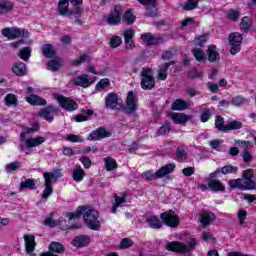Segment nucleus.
<instances>
[{
    "label": "nucleus",
    "instance_id": "obj_1",
    "mask_svg": "<svg viewBox=\"0 0 256 256\" xmlns=\"http://www.w3.org/2000/svg\"><path fill=\"white\" fill-rule=\"evenodd\" d=\"M82 213H84V223L92 231H99L101 229V222L99 221V211L95 209H87L84 206L77 208L76 212H70L67 214L69 219H79Z\"/></svg>",
    "mask_w": 256,
    "mask_h": 256
},
{
    "label": "nucleus",
    "instance_id": "obj_2",
    "mask_svg": "<svg viewBox=\"0 0 256 256\" xmlns=\"http://www.w3.org/2000/svg\"><path fill=\"white\" fill-rule=\"evenodd\" d=\"M231 189H241V191H251L255 189V173L253 169H246L242 172V178L231 179L228 182Z\"/></svg>",
    "mask_w": 256,
    "mask_h": 256
},
{
    "label": "nucleus",
    "instance_id": "obj_3",
    "mask_svg": "<svg viewBox=\"0 0 256 256\" xmlns=\"http://www.w3.org/2000/svg\"><path fill=\"white\" fill-rule=\"evenodd\" d=\"M197 239L193 236H190L186 240V245L183 242L173 241L168 242L166 244L167 251H172L173 253H182L183 255H187L189 253H193L195 249H197Z\"/></svg>",
    "mask_w": 256,
    "mask_h": 256
},
{
    "label": "nucleus",
    "instance_id": "obj_4",
    "mask_svg": "<svg viewBox=\"0 0 256 256\" xmlns=\"http://www.w3.org/2000/svg\"><path fill=\"white\" fill-rule=\"evenodd\" d=\"M175 171V163H169L162 166L156 172L149 170L142 174V179L145 181H155L156 179H163L166 175H171Z\"/></svg>",
    "mask_w": 256,
    "mask_h": 256
},
{
    "label": "nucleus",
    "instance_id": "obj_5",
    "mask_svg": "<svg viewBox=\"0 0 256 256\" xmlns=\"http://www.w3.org/2000/svg\"><path fill=\"white\" fill-rule=\"evenodd\" d=\"M140 79V85L144 91H151V89H155V76H153V69L150 67L142 68Z\"/></svg>",
    "mask_w": 256,
    "mask_h": 256
},
{
    "label": "nucleus",
    "instance_id": "obj_6",
    "mask_svg": "<svg viewBox=\"0 0 256 256\" xmlns=\"http://www.w3.org/2000/svg\"><path fill=\"white\" fill-rule=\"evenodd\" d=\"M2 35L7 39H19V37H23L24 39L29 38L30 33L26 29L21 28H4L2 29Z\"/></svg>",
    "mask_w": 256,
    "mask_h": 256
},
{
    "label": "nucleus",
    "instance_id": "obj_7",
    "mask_svg": "<svg viewBox=\"0 0 256 256\" xmlns=\"http://www.w3.org/2000/svg\"><path fill=\"white\" fill-rule=\"evenodd\" d=\"M228 43L231 46V55H237L241 51V45L243 44V35L239 32L231 33L228 37Z\"/></svg>",
    "mask_w": 256,
    "mask_h": 256
},
{
    "label": "nucleus",
    "instance_id": "obj_8",
    "mask_svg": "<svg viewBox=\"0 0 256 256\" xmlns=\"http://www.w3.org/2000/svg\"><path fill=\"white\" fill-rule=\"evenodd\" d=\"M105 105L107 109L119 110L123 108V99L117 93L110 92L105 98Z\"/></svg>",
    "mask_w": 256,
    "mask_h": 256
},
{
    "label": "nucleus",
    "instance_id": "obj_9",
    "mask_svg": "<svg viewBox=\"0 0 256 256\" xmlns=\"http://www.w3.org/2000/svg\"><path fill=\"white\" fill-rule=\"evenodd\" d=\"M160 219L168 226V227H179V216L175 214V211L169 210L160 215Z\"/></svg>",
    "mask_w": 256,
    "mask_h": 256
},
{
    "label": "nucleus",
    "instance_id": "obj_10",
    "mask_svg": "<svg viewBox=\"0 0 256 256\" xmlns=\"http://www.w3.org/2000/svg\"><path fill=\"white\" fill-rule=\"evenodd\" d=\"M60 111L59 108L49 105L38 112V117H42V119H45L48 123H53V120L55 119L53 115H59Z\"/></svg>",
    "mask_w": 256,
    "mask_h": 256
},
{
    "label": "nucleus",
    "instance_id": "obj_11",
    "mask_svg": "<svg viewBox=\"0 0 256 256\" xmlns=\"http://www.w3.org/2000/svg\"><path fill=\"white\" fill-rule=\"evenodd\" d=\"M65 253V246L60 242L53 241L48 246V251L42 252L40 256H60Z\"/></svg>",
    "mask_w": 256,
    "mask_h": 256
},
{
    "label": "nucleus",
    "instance_id": "obj_12",
    "mask_svg": "<svg viewBox=\"0 0 256 256\" xmlns=\"http://www.w3.org/2000/svg\"><path fill=\"white\" fill-rule=\"evenodd\" d=\"M70 83H72V85H75V87H82L83 89H87V87H91V85H93L94 80L89 77V75L82 74L80 76L72 78L70 80Z\"/></svg>",
    "mask_w": 256,
    "mask_h": 256
},
{
    "label": "nucleus",
    "instance_id": "obj_13",
    "mask_svg": "<svg viewBox=\"0 0 256 256\" xmlns=\"http://www.w3.org/2000/svg\"><path fill=\"white\" fill-rule=\"evenodd\" d=\"M137 95L133 93V91H129L126 98V108H124L125 113L127 115H133L135 111H137V103H138Z\"/></svg>",
    "mask_w": 256,
    "mask_h": 256
},
{
    "label": "nucleus",
    "instance_id": "obj_14",
    "mask_svg": "<svg viewBox=\"0 0 256 256\" xmlns=\"http://www.w3.org/2000/svg\"><path fill=\"white\" fill-rule=\"evenodd\" d=\"M56 99L60 104V107H62V109H64L65 111H75L79 109V105L77 104V102H75V100L71 98L58 95Z\"/></svg>",
    "mask_w": 256,
    "mask_h": 256
},
{
    "label": "nucleus",
    "instance_id": "obj_15",
    "mask_svg": "<svg viewBox=\"0 0 256 256\" xmlns=\"http://www.w3.org/2000/svg\"><path fill=\"white\" fill-rule=\"evenodd\" d=\"M111 137V131H108L105 127H99L92 131L87 137L88 141H101V139H107Z\"/></svg>",
    "mask_w": 256,
    "mask_h": 256
},
{
    "label": "nucleus",
    "instance_id": "obj_16",
    "mask_svg": "<svg viewBox=\"0 0 256 256\" xmlns=\"http://www.w3.org/2000/svg\"><path fill=\"white\" fill-rule=\"evenodd\" d=\"M121 15H123V8L119 5H116L114 7V13H110L107 16H104V18H106L108 25H119V23H121Z\"/></svg>",
    "mask_w": 256,
    "mask_h": 256
},
{
    "label": "nucleus",
    "instance_id": "obj_17",
    "mask_svg": "<svg viewBox=\"0 0 256 256\" xmlns=\"http://www.w3.org/2000/svg\"><path fill=\"white\" fill-rule=\"evenodd\" d=\"M124 37V45L126 51H133L135 49V40H133V37H135V30L133 28H128L124 30L123 32Z\"/></svg>",
    "mask_w": 256,
    "mask_h": 256
},
{
    "label": "nucleus",
    "instance_id": "obj_18",
    "mask_svg": "<svg viewBox=\"0 0 256 256\" xmlns=\"http://www.w3.org/2000/svg\"><path fill=\"white\" fill-rule=\"evenodd\" d=\"M239 167L233 165H226L221 168H218L216 171L210 173V179H217L219 175H229L231 173L237 174Z\"/></svg>",
    "mask_w": 256,
    "mask_h": 256
},
{
    "label": "nucleus",
    "instance_id": "obj_19",
    "mask_svg": "<svg viewBox=\"0 0 256 256\" xmlns=\"http://www.w3.org/2000/svg\"><path fill=\"white\" fill-rule=\"evenodd\" d=\"M58 14L62 17H69L70 19L73 18V15H75V10H69V0H59Z\"/></svg>",
    "mask_w": 256,
    "mask_h": 256
},
{
    "label": "nucleus",
    "instance_id": "obj_20",
    "mask_svg": "<svg viewBox=\"0 0 256 256\" xmlns=\"http://www.w3.org/2000/svg\"><path fill=\"white\" fill-rule=\"evenodd\" d=\"M207 181H208V189H210V191H213L214 193H219V191H222V192L225 191V185L222 184L221 180L211 178V174H209Z\"/></svg>",
    "mask_w": 256,
    "mask_h": 256
},
{
    "label": "nucleus",
    "instance_id": "obj_21",
    "mask_svg": "<svg viewBox=\"0 0 256 256\" xmlns=\"http://www.w3.org/2000/svg\"><path fill=\"white\" fill-rule=\"evenodd\" d=\"M171 120L176 124V125H187V122L191 119V116L185 114V113H172L170 114Z\"/></svg>",
    "mask_w": 256,
    "mask_h": 256
},
{
    "label": "nucleus",
    "instance_id": "obj_22",
    "mask_svg": "<svg viewBox=\"0 0 256 256\" xmlns=\"http://www.w3.org/2000/svg\"><path fill=\"white\" fill-rule=\"evenodd\" d=\"M43 177L45 180V183H53V181H57V179H61L63 177V173L61 172V169H55L52 172H44Z\"/></svg>",
    "mask_w": 256,
    "mask_h": 256
},
{
    "label": "nucleus",
    "instance_id": "obj_23",
    "mask_svg": "<svg viewBox=\"0 0 256 256\" xmlns=\"http://www.w3.org/2000/svg\"><path fill=\"white\" fill-rule=\"evenodd\" d=\"M24 241H25V247H26V253L31 256H35V236L33 235H24Z\"/></svg>",
    "mask_w": 256,
    "mask_h": 256
},
{
    "label": "nucleus",
    "instance_id": "obj_24",
    "mask_svg": "<svg viewBox=\"0 0 256 256\" xmlns=\"http://www.w3.org/2000/svg\"><path fill=\"white\" fill-rule=\"evenodd\" d=\"M206 53L208 55V61H210V63H217V61L221 59V55L219 54V51H217L216 45H209Z\"/></svg>",
    "mask_w": 256,
    "mask_h": 256
},
{
    "label": "nucleus",
    "instance_id": "obj_25",
    "mask_svg": "<svg viewBox=\"0 0 256 256\" xmlns=\"http://www.w3.org/2000/svg\"><path fill=\"white\" fill-rule=\"evenodd\" d=\"M199 221L204 227H208V225H211L215 221V214L213 212L203 211L200 214Z\"/></svg>",
    "mask_w": 256,
    "mask_h": 256
},
{
    "label": "nucleus",
    "instance_id": "obj_26",
    "mask_svg": "<svg viewBox=\"0 0 256 256\" xmlns=\"http://www.w3.org/2000/svg\"><path fill=\"white\" fill-rule=\"evenodd\" d=\"M191 107V104L189 102L183 100V99H176L171 106L172 111H187Z\"/></svg>",
    "mask_w": 256,
    "mask_h": 256
},
{
    "label": "nucleus",
    "instance_id": "obj_27",
    "mask_svg": "<svg viewBox=\"0 0 256 256\" xmlns=\"http://www.w3.org/2000/svg\"><path fill=\"white\" fill-rule=\"evenodd\" d=\"M171 65H175V61H169L159 66L158 79L160 81H165L167 79V71L169 70V67H171Z\"/></svg>",
    "mask_w": 256,
    "mask_h": 256
},
{
    "label": "nucleus",
    "instance_id": "obj_28",
    "mask_svg": "<svg viewBox=\"0 0 256 256\" xmlns=\"http://www.w3.org/2000/svg\"><path fill=\"white\" fill-rule=\"evenodd\" d=\"M12 71L18 77H23L27 75V65L23 62H17L13 65Z\"/></svg>",
    "mask_w": 256,
    "mask_h": 256
},
{
    "label": "nucleus",
    "instance_id": "obj_29",
    "mask_svg": "<svg viewBox=\"0 0 256 256\" xmlns=\"http://www.w3.org/2000/svg\"><path fill=\"white\" fill-rule=\"evenodd\" d=\"M45 141L46 139L43 136L26 139V149H32V147H39V145H43Z\"/></svg>",
    "mask_w": 256,
    "mask_h": 256
},
{
    "label": "nucleus",
    "instance_id": "obj_30",
    "mask_svg": "<svg viewBox=\"0 0 256 256\" xmlns=\"http://www.w3.org/2000/svg\"><path fill=\"white\" fill-rule=\"evenodd\" d=\"M90 242V238L87 235H80V236H76L73 240V245L74 247H87V245H89Z\"/></svg>",
    "mask_w": 256,
    "mask_h": 256
},
{
    "label": "nucleus",
    "instance_id": "obj_31",
    "mask_svg": "<svg viewBox=\"0 0 256 256\" xmlns=\"http://www.w3.org/2000/svg\"><path fill=\"white\" fill-rule=\"evenodd\" d=\"M26 101L30 105H34V106L47 105V101H45V99L35 94H31L28 97H26Z\"/></svg>",
    "mask_w": 256,
    "mask_h": 256
},
{
    "label": "nucleus",
    "instance_id": "obj_32",
    "mask_svg": "<svg viewBox=\"0 0 256 256\" xmlns=\"http://www.w3.org/2000/svg\"><path fill=\"white\" fill-rule=\"evenodd\" d=\"M24 189H30V190L37 189V186L35 184V179H31V178L27 179L23 177L20 183V191H23Z\"/></svg>",
    "mask_w": 256,
    "mask_h": 256
},
{
    "label": "nucleus",
    "instance_id": "obj_33",
    "mask_svg": "<svg viewBox=\"0 0 256 256\" xmlns=\"http://www.w3.org/2000/svg\"><path fill=\"white\" fill-rule=\"evenodd\" d=\"M42 53L46 59H53L56 54L55 46L52 44H44L42 46Z\"/></svg>",
    "mask_w": 256,
    "mask_h": 256
},
{
    "label": "nucleus",
    "instance_id": "obj_34",
    "mask_svg": "<svg viewBox=\"0 0 256 256\" xmlns=\"http://www.w3.org/2000/svg\"><path fill=\"white\" fill-rule=\"evenodd\" d=\"M146 223L151 229H161V227H163V222H161L157 216H148L146 218Z\"/></svg>",
    "mask_w": 256,
    "mask_h": 256
},
{
    "label": "nucleus",
    "instance_id": "obj_35",
    "mask_svg": "<svg viewBox=\"0 0 256 256\" xmlns=\"http://www.w3.org/2000/svg\"><path fill=\"white\" fill-rule=\"evenodd\" d=\"M13 7H15L13 2L9 0H0V15H5V13L13 11Z\"/></svg>",
    "mask_w": 256,
    "mask_h": 256
},
{
    "label": "nucleus",
    "instance_id": "obj_36",
    "mask_svg": "<svg viewBox=\"0 0 256 256\" xmlns=\"http://www.w3.org/2000/svg\"><path fill=\"white\" fill-rule=\"evenodd\" d=\"M106 171H115L117 169V161L112 157H106L103 159Z\"/></svg>",
    "mask_w": 256,
    "mask_h": 256
},
{
    "label": "nucleus",
    "instance_id": "obj_37",
    "mask_svg": "<svg viewBox=\"0 0 256 256\" xmlns=\"http://www.w3.org/2000/svg\"><path fill=\"white\" fill-rule=\"evenodd\" d=\"M83 177H85V171L81 166H76L72 174L73 180L80 183V181H83Z\"/></svg>",
    "mask_w": 256,
    "mask_h": 256
},
{
    "label": "nucleus",
    "instance_id": "obj_38",
    "mask_svg": "<svg viewBox=\"0 0 256 256\" xmlns=\"http://www.w3.org/2000/svg\"><path fill=\"white\" fill-rule=\"evenodd\" d=\"M215 127H216L217 131H221L222 133H226L227 124H225V119H223V117H221L220 115L216 116Z\"/></svg>",
    "mask_w": 256,
    "mask_h": 256
},
{
    "label": "nucleus",
    "instance_id": "obj_39",
    "mask_svg": "<svg viewBox=\"0 0 256 256\" xmlns=\"http://www.w3.org/2000/svg\"><path fill=\"white\" fill-rule=\"evenodd\" d=\"M242 128H243L242 122H239L237 120L230 121L226 124V133H229V131H237Z\"/></svg>",
    "mask_w": 256,
    "mask_h": 256
},
{
    "label": "nucleus",
    "instance_id": "obj_40",
    "mask_svg": "<svg viewBox=\"0 0 256 256\" xmlns=\"http://www.w3.org/2000/svg\"><path fill=\"white\" fill-rule=\"evenodd\" d=\"M251 18H249V16H244L240 22V29L241 31H243L244 33H247V31H249V29H251Z\"/></svg>",
    "mask_w": 256,
    "mask_h": 256
},
{
    "label": "nucleus",
    "instance_id": "obj_41",
    "mask_svg": "<svg viewBox=\"0 0 256 256\" xmlns=\"http://www.w3.org/2000/svg\"><path fill=\"white\" fill-rule=\"evenodd\" d=\"M5 101V105H7V107H17L18 102H17V96L13 93L7 94L4 98Z\"/></svg>",
    "mask_w": 256,
    "mask_h": 256
},
{
    "label": "nucleus",
    "instance_id": "obj_42",
    "mask_svg": "<svg viewBox=\"0 0 256 256\" xmlns=\"http://www.w3.org/2000/svg\"><path fill=\"white\" fill-rule=\"evenodd\" d=\"M192 54L199 63H203V61H205V52L201 48L193 49Z\"/></svg>",
    "mask_w": 256,
    "mask_h": 256
},
{
    "label": "nucleus",
    "instance_id": "obj_43",
    "mask_svg": "<svg viewBox=\"0 0 256 256\" xmlns=\"http://www.w3.org/2000/svg\"><path fill=\"white\" fill-rule=\"evenodd\" d=\"M135 19V15H133L131 10H127L123 15V21L126 25H133L135 23Z\"/></svg>",
    "mask_w": 256,
    "mask_h": 256
},
{
    "label": "nucleus",
    "instance_id": "obj_44",
    "mask_svg": "<svg viewBox=\"0 0 256 256\" xmlns=\"http://www.w3.org/2000/svg\"><path fill=\"white\" fill-rule=\"evenodd\" d=\"M19 57L22 61H29V58L31 57V47L22 48L20 50Z\"/></svg>",
    "mask_w": 256,
    "mask_h": 256
},
{
    "label": "nucleus",
    "instance_id": "obj_45",
    "mask_svg": "<svg viewBox=\"0 0 256 256\" xmlns=\"http://www.w3.org/2000/svg\"><path fill=\"white\" fill-rule=\"evenodd\" d=\"M66 141H70V143H83L85 138L81 135L67 134Z\"/></svg>",
    "mask_w": 256,
    "mask_h": 256
},
{
    "label": "nucleus",
    "instance_id": "obj_46",
    "mask_svg": "<svg viewBox=\"0 0 256 256\" xmlns=\"http://www.w3.org/2000/svg\"><path fill=\"white\" fill-rule=\"evenodd\" d=\"M239 17H241V12L238 10H233L230 9L227 12V19H229L230 21H238Z\"/></svg>",
    "mask_w": 256,
    "mask_h": 256
},
{
    "label": "nucleus",
    "instance_id": "obj_47",
    "mask_svg": "<svg viewBox=\"0 0 256 256\" xmlns=\"http://www.w3.org/2000/svg\"><path fill=\"white\" fill-rule=\"evenodd\" d=\"M197 5H199V0H188L183 9L184 11H193V9H197Z\"/></svg>",
    "mask_w": 256,
    "mask_h": 256
},
{
    "label": "nucleus",
    "instance_id": "obj_48",
    "mask_svg": "<svg viewBox=\"0 0 256 256\" xmlns=\"http://www.w3.org/2000/svg\"><path fill=\"white\" fill-rule=\"evenodd\" d=\"M84 113H85V115L84 114H78L76 116L75 121L77 123H81L83 121H87L88 117H90V115H93V110L88 109Z\"/></svg>",
    "mask_w": 256,
    "mask_h": 256
},
{
    "label": "nucleus",
    "instance_id": "obj_49",
    "mask_svg": "<svg viewBox=\"0 0 256 256\" xmlns=\"http://www.w3.org/2000/svg\"><path fill=\"white\" fill-rule=\"evenodd\" d=\"M163 43H165V38L163 37V35H158L156 36L155 34L152 36V40H151V46H159V45H163Z\"/></svg>",
    "mask_w": 256,
    "mask_h": 256
},
{
    "label": "nucleus",
    "instance_id": "obj_50",
    "mask_svg": "<svg viewBox=\"0 0 256 256\" xmlns=\"http://www.w3.org/2000/svg\"><path fill=\"white\" fill-rule=\"evenodd\" d=\"M188 79H203V72L197 69H192L188 71Z\"/></svg>",
    "mask_w": 256,
    "mask_h": 256
},
{
    "label": "nucleus",
    "instance_id": "obj_51",
    "mask_svg": "<svg viewBox=\"0 0 256 256\" xmlns=\"http://www.w3.org/2000/svg\"><path fill=\"white\" fill-rule=\"evenodd\" d=\"M187 159V156L185 155V149L183 148H177L176 149V161L179 163H183Z\"/></svg>",
    "mask_w": 256,
    "mask_h": 256
},
{
    "label": "nucleus",
    "instance_id": "obj_52",
    "mask_svg": "<svg viewBox=\"0 0 256 256\" xmlns=\"http://www.w3.org/2000/svg\"><path fill=\"white\" fill-rule=\"evenodd\" d=\"M171 131V124L169 122H165L162 127L158 129V135H168Z\"/></svg>",
    "mask_w": 256,
    "mask_h": 256
},
{
    "label": "nucleus",
    "instance_id": "obj_53",
    "mask_svg": "<svg viewBox=\"0 0 256 256\" xmlns=\"http://www.w3.org/2000/svg\"><path fill=\"white\" fill-rule=\"evenodd\" d=\"M110 81L109 78H104L101 79L97 84H96V91H103L105 87H109Z\"/></svg>",
    "mask_w": 256,
    "mask_h": 256
},
{
    "label": "nucleus",
    "instance_id": "obj_54",
    "mask_svg": "<svg viewBox=\"0 0 256 256\" xmlns=\"http://www.w3.org/2000/svg\"><path fill=\"white\" fill-rule=\"evenodd\" d=\"M245 103V97L239 95L235 96L231 99V104L234 105V107H241Z\"/></svg>",
    "mask_w": 256,
    "mask_h": 256
},
{
    "label": "nucleus",
    "instance_id": "obj_55",
    "mask_svg": "<svg viewBox=\"0 0 256 256\" xmlns=\"http://www.w3.org/2000/svg\"><path fill=\"white\" fill-rule=\"evenodd\" d=\"M53 193V186H51L50 182H45V189L42 193V199H47Z\"/></svg>",
    "mask_w": 256,
    "mask_h": 256
},
{
    "label": "nucleus",
    "instance_id": "obj_56",
    "mask_svg": "<svg viewBox=\"0 0 256 256\" xmlns=\"http://www.w3.org/2000/svg\"><path fill=\"white\" fill-rule=\"evenodd\" d=\"M19 167H21V162L19 161L11 162L6 165V171L7 173H13V171H17Z\"/></svg>",
    "mask_w": 256,
    "mask_h": 256
},
{
    "label": "nucleus",
    "instance_id": "obj_57",
    "mask_svg": "<svg viewBox=\"0 0 256 256\" xmlns=\"http://www.w3.org/2000/svg\"><path fill=\"white\" fill-rule=\"evenodd\" d=\"M47 67L49 71H57L58 69H61V63H59L57 60H50L47 63Z\"/></svg>",
    "mask_w": 256,
    "mask_h": 256
},
{
    "label": "nucleus",
    "instance_id": "obj_58",
    "mask_svg": "<svg viewBox=\"0 0 256 256\" xmlns=\"http://www.w3.org/2000/svg\"><path fill=\"white\" fill-rule=\"evenodd\" d=\"M121 43H123V39H121V37L119 36H113L110 39V47H112V49H117V47H119Z\"/></svg>",
    "mask_w": 256,
    "mask_h": 256
},
{
    "label": "nucleus",
    "instance_id": "obj_59",
    "mask_svg": "<svg viewBox=\"0 0 256 256\" xmlns=\"http://www.w3.org/2000/svg\"><path fill=\"white\" fill-rule=\"evenodd\" d=\"M138 2L147 8L152 7V9H155L157 7V0H138Z\"/></svg>",
    "mask_w": 256,
    "mask_h": 256
},
{
    "label": "nucleus",
    "instance_id": "obj_60",
    "mask_svg": "<svg viewBox=\"0 0 256 256\" xmlns=\"http://www.w3.org/2000/svg\"><path fill=\"white\" fill-rule=\"evenodd\" d=\"M133 247V240L131 238H123L120 242V249H129Z\"/></svg>",
    "mask_w": 256,
    "mask_h": 256
},
{
    "label": "nucleus",
    "instance_id": "obj_61",
    "mask_svg": "<svg viewBox=\"0 0 256 256\" xmlns=\"http://www.w3.org/2000/svg\"><path fill=\"white\" fill-rule=\"evenodd\" d=\"M153 35L154 34L151 32H147L141 35L142 41L145 42L148 47H151V41L153 39Z\"/></svg>",
    "mask_w": 256,
    "mask_h": 256
},
{
    "label": "nucleus",
    "instance_id": "obj_62",
    "mask_svg": "<svg viewBox=\"0 0 256 256\" xmlns=\"http://www.w3.org/2000/svg\"><path fill=\"white\" fill-rule=\"evenodd\" d=\"M127 194L124 193L122 196L114 195L115 204L118 206L123 205V203H127Z\"/></svg>",
    "mask_w": 256,
    "mask_h": 256
},
{
    "label": "nucleus",
    "instance_id": "obj_63",
    "mask_svg": "<svg viewBox=\"0 0 256 256\" xmlns=\"http://www.w3.org/2000/svg\"><path fill=\"white\" fill-rule=\"evenodd\" d=\"M209 119H211V110L210 109H206L200 115V121L202 123H207V121H209Z\"/></svg>",
    "mask_w": 256,
    "mask_h": 256
},
{
    "label": "nucleus",
    "instance_id": "obj_64",
    "mask_svg": "<svg viewBox=\"0 0 256 256\" xmlns=\"http://www.w3.org/2000/svg\"><path fill=\"white\" fill-rule=\"evenodd\" d=\"M208 39H209V34H202L197 38L196 45H198V47H203V45L207 43Z\"/></svg>",
    "mask_w": 256,
    "mask_h": 256
}]
</instances>
